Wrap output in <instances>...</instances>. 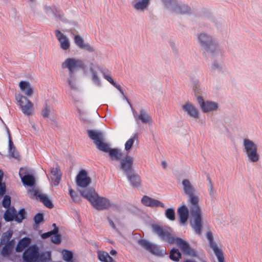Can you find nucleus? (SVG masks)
<instances>
[{"label":"nucleus","instance_id":"f257e3e1","mask_svg":"<svg viewBox=\"0 0 262 262\" xmlns=\"http://www.w3.org/2000/svg\"><path fill=\"white\" fill-rule=\"evenodd\" d=\"M151 227L153 232L162 240L170 244L176 243L185 254L191 256L195 255L194 250L190 247L188 243L182 238L173 236L172 229L169 227L152 225Z\"/></svg>","mask_w":262,"mask_h":262},{"label":"nucleus","instance_id":"f03ea898","mask_svg":"<svg viewBox=\"0 0 262 262\" xmlns=\"http://www.w3.org/2000/svg\"><path fill=\"white\" fill-rule=\"evenodd\" d=\"M81 195L87 199L92 205L98 210H104L112 206L110 200L106 198L99 196L93 188L79 190Z\"/></svg>","mask_w":262,"mask_h":262},{"label":"nucleus","instance_id":"7ed1b4c3","mask_svg":"<svg viewBox=\"0 0 262 262\" xmlns=\"http://www.w3.org/2000/svg\"><path fill=\"white\" fill-rule=\"evenodd\" d=\"M188 196H189V201L191 204L190 209L192 219L190 222V225L195 232L197 234L200 235L202 233V219L201 209L198 205L199 197L195 195L194 193H192Z\"/></svg>","mask_w":262,"mask_h":262},{"label":"nucleus","instance_id":"20e7f679","mask_svg":"<svg viewBox=\"0 0 262 262\" xmlns=\"http://www.w3.org/2000/svg\"><path fill=\"white\" fill-rule=\"evenodd\" d=\"M83 67L84 63L82 60L74 58H68L62 62V68L68 69L69 71V77L67 81L71 89L76 90L77 89L75 72L78 69L83 68Z\"/></svg>","mask_w":262,"mask_h":262},{"label":"nucleus","instance_id":"39448f33","mask_svg":"<svg viewBox=\"0 0 262 262\" xmlns=\"http://www.w3.org/2000/svg\"><path fill=\"white\" fill-rule=\"evenodd\" d=\"M198 39L201 48L212 55H219L220 50L212 37L206 33H202L198 35Z\"/></svg>","mask_w":262,"mask_h":262},{"label":"nucleus","instance_id":"423d86ee","mask_svg":"<svg viewBox=\"0 0 262 262\" xmlns=\"http://www.w3.org/2000/svg\"><path fill=\"white\" fill-rule=\"evenodd\" d=\"M165 6L171 10L180 14H187L190 12L188 6L180 4L177 0H162Z\"/></svg>","mask_w":262,"mask_h":262},{"label":"nucleus","instance_id":"0eeeda50","mask_svg":"<svg viewBox=\"0 0 262 262\" xmlns=\"http://www.w3.org/2000/svg\"><path fill=\"white\" fill-rule=\"evenodd\" d=\"M15 98L19 103L22 112L27 116L30 115L33 108V104L31 101L20 94L16 95Z\"/></svg>","mask_w":262,"mask_h":262},{"label":"nucleus","instance_id":"6e6552de","mask_svg":"<svg viewBox=\"0 0 262 262\" xmlns=\"http://www.w3.org/2000/svg\"><path fill=\"white\" fill-rule=\"evenodd\" d=\"M39 248L36 245L29 247L23 253V258L25 262H36L38 258Z\"/></svg>","mask_w":262,"mask_h":262},{"label":"nucleus","instance_id":"1a4fd4ad","mask_svg":"<svg viewBox=\"0 0 262 262\" xmlns=\"http://www.w3.org/2000/svg\"><path fill=\"white\" fill-rule=\"evenodd\" d=\"M87 133L89 137L93 141L96 147L100 150L107 143L104 142V136L100 130L88 129Z\"/></svg>","mask_w":262,"mask_h":262},{"label":"nucleus","instance_id":"9d476101","mask_svg":"<svg viewBox=\"0 0 262 262\" xmlns=\"http://www.w3.org/2000/svg\"><path fill=\"white\" fill-rule=\"evenodd\" d=\"M130 106L132 108L133 115L137 123H138L139 121L145 124L151 123L152 118L146 110L141 108L139 111V113H138L133 108L132 105Z\"/></svg>","mask_w":262,"mask_h":262},{"label":"nucleus","instance_id":"9b49d317","mask_svg":"<svg viewBox=\"0 0 262 262\" xmlns=\"http://www.w3.org/2000/svg\"><path fill=\"white\" fill-rule=\"evenodd\" d=\"M28 194L31 198H35L37 199H39L48 208H52L53 207V204L48 196L45 194H40L37 189H30L28 191Z\"/></svg>","mask_w":262,"mask_h":262},{"label":"nucleus","instance_id":"f8f14e48","mask_svg":"<svg viewBox=\"0 0 262 262\" xmlns=\"http://www.w3.org/2000/svg\"><path fill=\"white\" fill-rule=\"evenodd\" d=\"M197 102L203 113H208L216 111L218 108V104L216 102L206 101H205L203 97L199 96L197 97Z\"/></svg>","mask_w":262,"mask_h":262},{"label":"nucleus","instance_id":"ddd939ff","mask_svg":"<svg viewBox=\"0 0 262 262\" xmlns=\"http://www.w3.org/2000/svg\"><path fill=\"white\" fill-rule=\"evenodd\" d=\"M91 179L85 170H80L76 176V183L78 187L85 188L91 183Z\"/></svg>","mask_w":262,"mask_h":262},{"label":"nucleus","instance_id":"4468645a","mask_svg":"<svg viewBox=\"0 0 262 262\" xmlns=\"http://www.w3.org/2000/svg\"><path fill=\"white\" fill-rule=\"evenodd\" d=\"M206 237L209 241L210 247L213 249L216 256L219 262H224V258L223 252L221 249L218 248L216 244L213 242V235L211 232L208 231L206 234Z\"/></svg>","mask_w":262,"mask_h":262},{"label":"nucleus","instance_id":"2eb2a0df","mask_svg":"<svg viewBox=\"0 0 262 262\" xmlns=\"http://www.w3.org/2000/svg\"><path fill=\"white\" fill-rule=\"evenodd\" d=\"M138 243L140 245L151 253L158 256L162 255V251L160 250L159 247L157 245L152 244L147 240L140 239L138 241Z\"/></svg>","mask_w":262,"mask_h":262},{"label":"nucleus","instance_id":"dca6fc26","mask_svg":"<svg viewBox=\"0 0 262 262\" xmlns=\"http://www.w3.org/2000/svg\"><path fill=\"white\" fill-rule=\"evenodd\" d=\"M100 151L107 152L111 160H120L121 159L122 152L121 150L118 148H110L108 143H106L102 148L100 149Z\"/></svg>","mask_w":262,"mask_h":262},{"label":"nucleus","instance_id":"f3484780","mask_svg":"<svg viewBox=\"0 0 262 262\" xmlns=\"http://www.w3.org/2000/svg\"><path fill=\"white\" fill-rule=\"evenodd\" d=\"M184 112L190 118L198 119L200 114L198 109L191 103L186 102L182 106Z\"/></svg>","mask_w":262,"mask_h":262},{"label":"nucleus","instance_id":"a211bd4d","mask_svg":"<svg viewBox=\"0 0 262 262\" xmlns=\"http://www.w3.org/2000/svg\"><path fill=\"white\" fill-rule=\"evenodd\" d=\"M133 165V159L130 156H127L126 157L120 160V169L125 174L131 172Z\"/></svg>","mask_w":262,"mask_h":262},{"label":"nucleus","instance_id":"6ab92c4d","mask_svg":"<svg viewBox=\"0 0 262 262\" xmlns=\"http://www.w3.org/2000/svg\"><path fill=\"white\" fill-rule=\"evenodd\" d=\"M142 203L146 206L151 207H161L162 208L165 207V205L161 201L150 198L148 196L144 195L141 199Z\"/></svg>","mask_w":262,"mask_h":262},{"label":"nucleus","instance_id":"aec40b11","mask_svg":"<svg viewBox=\"0 0 262 262\" xmlns=\"http://www.w3.org/2000/svg\"><path fill=\"white\" fill-rule=\"evenodd\" d=\"M55 34L60 43V48L64 50L68 49L70 46L69 38L60 31L57 30L55 31Z\"/></svg>","mask_w":262,"mask_h":262},{"label":"nucleus","instance_id":"412c9836","mask_svg":"<svg viewBox=\"0 0 262 262\" xmlns=\"http://www.w3.org/2000/svg\"><path fill=\"white\" fill-rule=\"evenodd\" d=\"M178 214L180 219V223L184 225L188 218V209L186 206L183 205L178 209Z\"/></svg>","mask_w":262,"mask_h":262},{"label":"nucleus","instance_id":"4be33fe9","mask_svg":"<svg viewBox=\"0 0 262 262\" xmlns=\"http://www.w3.org/2000/svg\"><path fill=\"white\" fill-rule=\"evenodd\" d=\"M23 169L21 168L19 170V175L21 178V181L25 185L29 186H33L34 185L35 183V178L31 174H26L24 176L21 174V171Z\"/></svg>","mask_w":262,"mask_h":262},{"label":"nucleus","instance_id":"5701e85b","mask_svg":"<svg viewBox=\"0 0 262 262\" xmlns=\"http://www.w3.org/2000/svg\"><path fill=\"white\" fill-rule=\"evenodd\" d=\"M20 89L27 96H31L33 93V89L28 81H21L19 83Z\"/></svg>","mask_w":262,"mask_h":262},{"label":"nucleus","instance_id":"b1692460","mask_svg":"<svg viewBox=\"0 0 262 262\" xmlns=\"http://www.w3.org/2000/svg\"><path fill=\"white\" fill-rule=\"evenodd\" d=\"M243 145L244 147V151L245 153L249 152L251 151L257 150V145L249 139H244Z\"/></svg>","mask_w":262,"mask_h":262},{"label":"nucleus","instance_id":"393cba45","mask_svg":"<svg viewBox=\"0 0 262 262\" xmlns=\"http://www.w3.org/2000/svg\"><path fill=\"white\" fill-rule=\"evenodd\" d=\"M31 241V239L28 237H25L20 239L16 246V251L17 252H22L26 247L29 245Z\"/></svg>","mask_w":262,"mask_h":262},{"label":"nucleus","instance_id":"a878e982","mask_svg":"<svg viewBox=\"0 0 262 262\" xmlns=\"http://www.w3.org/2000/svg\"><path fill=\"white\" fill-rule=\"evenodd\" d=\"M126 175L128 181L133 186L139 187L140 186L141 179L138 174L130 172Z\"/></svg>","mask_w":262,"mask_h":262},{"label":"nucleus","instance_id":"bb28decb","mask_svg":"<svg viewBox=\"0 0 262 262\" xmlns=\"http://www.w3.org/2000/svg\"><path fill=\"white\" fill-rule=\"evenodd\" d=\"M182 184L184 192L186 194L188 195L192 193H195V190L188 180H183L182 182Z\"/></svg>","mask_w":262,"mask_h":262},{"label":"nucleus","instance_id":"cd10ccee","mask_svg":"<svg viewBox=\"0 0 262 262\" xmlns=\"http://www.w3.org/2000/svg\"><path fill=\"white\" fill-rule=\"evenodd\" d=\"M16 210L14 207H10L7 209L4 214V218L6 222L15 221Z\"/></svg>","mask_w":262,"mask_h":262},{"label":"nucleus","instance_id":"c85d7f7f","mask_svg":"<svg viewBox=\"0 0 262 262\" xmlns=\"http://www.w3.org/2000/svg\"><path fill=\"white\" fill-rule=\"evenodd\" d=\"M43 9H44L45 13L49 16L56 17L58 15L60 16V11L58 10L55 6H53V7H51L49 6L46 5L44 7Z\"/></svg>","mask_w":262,"mask_h":262},{"label":"nucleus","instance_id":"c756f323","mask_svg":"<svg viewBox=\"0 0 262 262\" xmlns=\"http://www.w3.org/2000/svg\"><path fill=\"white\" fill-rule=\"evenodd\" d=\"M6 243V245L3 247L1 251L2 255L4 256L9 255L11 254L14 246L13 239H12L9 242Z\"/></svg>","mask_w":262,"mask_h":262},{"label":"nucleus","instance_id":"7c9ffc66","mask_svg":"<svg viewBox=\"0 0 262 262\" xmlns=\"http://www.w3.org/2000/svg\"><path fill=\"white\" fill-rule=\"evenodd\" d=\"M51 173L52 176V179L54 181L55 185H58L60 182L61 176L59 168L57 167L52 168Z\"/></svg>","mask_w":262,"mask_h":262},{"label":"nucleus","instance_id":"2f4dec72","mask_svg":"<svg viewBox=\"0 0 262 262\" xmlns=\"http://www.w3.org/2000/svg\"><path fill=\"white\" fill-rule=\"evenodd\" d=\"M97 69L103 75V77L112 85L115 82L111 76L108 74L110 72L106 69H103L100 66H97Z\"/></svg>","mask_w":262,"mask_h":262},{"label":"nucleus","instance_id":"473e14b6","mask_svg":"<svg viewBox=\"0 0 262 262\" xmlns=\"http://www.w3.org/2000/svg\"><path fill=\"white\" fill-rule=\"evenodd\" d=\"M98 259L102 262H115L113 258L104 251H98Z\"/></svg>","mask_w":262,"mask_h":262},{"label":"nucleus","instance_id":"72a5a7b5","mask_svg":"<svg viewBox=\"0 0 262 262\" xmlns=\"http://www.w3.org/2000/svg\"><path fill=\"white\" fill-rule=\"evenodd\" d=\"M7 131L9 136V153L11 157H14L15 158H17L18 156V153L15 151V148L13 145V142L11 139L10 134L8 128H7Z\"/></svg>","mask_w":262,"mask_h":262},{"label":"nucleus","instance_id":"f704fd0d","mask_svg":"<svg viewBox=\"0 0 262 262\" xmlns=\"http://www.w3.org/2000/svg\"><path fill=\"white\" fill-rule=\"evenodd\" d=\"M51 259V253L50 251H46L39 253L38 252V262H49Z\"/></svg>","mask_w":262,"mask_h":262},{"label":"nucleus","instance_id":"c9c22d12","mask_svg":"<svg viewBox=\"0 0 262 262\" xmlns=\"http://www.w3.org/2000/svg\"><path fill=\"white\" fill-rule=\"evenodd\" d=\"M149 0H141L134 5V8L137 10L143 11L148 6Z\"/></svg>","mask_w":262,"mask_h":262},{"label":"nucleus","instance_id":"e433bc0d","mask_svg":"<svg viewBox=\"0 0 262 262\" xmlns=\"http://www.w3.org/2000/svg\"><path fill=\"white\" fill-rule=\"evenodd\" d=\"M245 154L248 160L251 162H257L259 159V155L257 152V150L251 151Z\"/></svg>","mask_w":262,"mask_h":262},{"label":"nucleus","instance_id":"4c0bfd02","mask_svg":"<svg viewBox=\"0 0 262 262\" xmlns=\"http://www.w3.org/2000/svg\"><path fill=\"white\" fill-rule=\"evenodd\" d=\"M245 154L248 160L251 162H257L259 159V155L257 152V150L251 151Z\"/></svg>","mask_w":262,"mask_h":262},{"label":"nucleus","instance_id":"58836bf2","mask_svg":"<svg viewBox=\"0 0 262 262\" xmlns=\"http://www.w3.org/2000/svg\"><path fill=\"white\" fill-rule=\"evenodd\" d=\"M181 257V254L177 249H173L170 251L169 258L173 261H178Z\"/></svg>","mask_w":262,"mask_h":262},{"label":"nucleus","instance_id":"ea45409f","mask_svg":"<svg viewBox=\"0 0 262 262\" xmlns=\"http://www.w3.org/2000/svg\"><path fill=\"white\" fill-rule=\"evenodd\" d=\"M53 226L54 227V228L53 230H51L50 231L41 234V237L42 238L46 239L49 237H51L53 234H56L58 233V228L56 227V224L55 223L53 224Z\"/></svg>","mask_w":262,"mask_h":262},{"label":"nucleus","instance_id":"a19ab883","mask_svg":"<svg viewBox=\"0 0 262 262\" xmlns=\"http://www.w3.org/2000/svg\"><path fill=\"white\" fill-rule=\"evenodd\" d=\"M90 72L92 74V79L93 82L97 86L101 85V81L98 76L97 73L96 71L93 68H90Z\"/></svg>","mask_w":262,"mask_h":262},{"label":"nucleus","instance_id":"79ce46f5","mask_svg":"<svg viewBox=\"0 0 262 262\" xmlns=\"http://www.w3.org/2000/svg\"><path fill=\"white\" fill-rule=\"evenodd\" d=\"M33 220L35 223V225H34V228H36L38 227V226L42 222H43V215L41 213H37L34 217Z\"/></svg>","mask_w":262,"mask_h":262},{"label":"nucleus","instance_id":"37998d69","mask_svg":"<svg viewBox=\"0 0 262 262\" xmlns=\"http://www.w3.org/2000/svg\"><path fill=\"white\" fill-rule=\"evenodd\" d=\"M26 217V211L24 208L21 209L19 212L17 213L16 212L15 215V221L17 223L22 222L23 220L25 219Z\"/></svg>","mask_w":262,"mask_h":262},{"label":"nucleus","instance_id":"c03bdc74","mask_svg":"<svg viewBox=\"0 0 262 262\" xmlns=\"http://www.w3.org/2000/svg\"><path fill=\"white\" fill-rule=\"evenodd\" d=\"M165 215L167 219L170 221H174L176 219L175 211L173 208H169L167 209L165 212Z\"/></svg>","mask_w":262,"mask_h":262},{"label":"nucleus","instance_id":"a18cd8bd","mask_svg":"<svg viewBox=\"0 0 262 262\" xmlns=\"http://www.w3.org/2000/svg\"><path fill=\"white\" fill-rule=\"evenodd\" d=\"M138 138V135L137 133H135L133 135V138H130L129 139L125 144V149L126 150H129L132 147L134 143V139Z\"/></svg>","mask_w":262,"mask_h":262},{"label":"nucleus","instance_id":"49530a36","mask_svg":"<svg viewBox=\"0 0 262 262\" xmlns=\"http://www.w3.org/2000/svg\"><path fill=\"white\" fill-rule=\"evenodd\" d=\"M63 259L67 261H70L73 258V253L67 250H63L62 251Z\"/></svg>","mask_w":262,"mask_h":262},{"label":"nucleus","instance_id":"de8ad7c7","mask_svg":"<svg viewBox=\"0 0 262 262\" xmlns=\"http://www.w3.org/2000/svg\"><path fill=\"white\" fill-rule=\"evenodd\" d=\"M69 194L71 198L72 199L73 201L76 203H78L80 201V198L74 190H73L71 188L69 189Z\"/></svg>","mask_w":262,"mask_h":262},{"label":"nucleus","instance_id":"09e8293b","mask_svg":"<svg viewBox=\"0 0 262 262\" xmlns=\"http://www.w3.org/2000/svg\"><path fill=\"white\" fill-rule=\"evenodd\" d=\"M11 203V198L10 196L8 195H6L4 196L3 200L2 201V206L6 208H8L10 207V205Z\"/></svg>","mask_w":262,"mask_h":262},{"label":"nucleus","instance_id":"8fccbe9b","mask_svg":"<svg viewBox=\"0 0 262 262\" xmlns=\"http://www.w3.org/2000/svg\"><path fill=\"white\" fill-rule=\"evenodd\" d=\"M193 90L197 98L198 96H200L199 95L202 92V91L204 90V88L201 87L199 84L196 83L193 86Z\"/></svg>","mask_w":262,"mask_h":262},{"label":"nucleus","instance_id":"3c124183","mask_svg":"<svg viewBox=\"0 0 262 262\" xmlns=\"http://www.w3.org/2000/svg\"><path fill=\"white\" fill-rule=\"evenodd\" d=\"M74 42L76 44V45L79 47L80 48H81L84 44L83 39L78 35L75 36Z\"/></svg>","mask_w":262,"mask_h":262},{"label":"nucleus","instance_id":"603ef678","mask_svg":"<svg viewBox=\"0 0 262 262\" xmlns=\"http://www.w3.org/2000/svg\"><path fill=\"white\" fill-rule=\"evenodd\" d=\"M223 68V64L222 63H220L217 61H214L211 67V70L214 71H221Z\"/></svg>","mask_w":262,"mask_h":262},{"label":"nucleus","instance_id":"864d4df0","mask_svg":"<svg viewBox=\"0 0 262 262\" xmlns=\"http://www.w3.org/2000/svg\"><path fill=\"white\" fill-rule=\"evenodd\" d=\"M50 112V107L47 104L44 106L42 111L41 115L43 118H48L49 116Z\"/></svg>","mask_w":262,"mask_h":262},{"label":"nucleus","instance_id":"5fc2aeb1","mask_svg":"<svg viewBox=\"0 0 262 262\" xmlns=\"http://www.w3.org/2000/svg\"><path fill=\"white\" fill-rule=\"evenodd\" d=\"M12 235V231H8L6 232H5L3 235V241L6 242H9L10 241V238Z\"/></svg>","mask_w":262,"mask_h":262},{"label":"nucleus","instance_id":"6e6d98bb","mask_svg":"<svg viewBox=\"0 0 262 262\" xmlns=\"http://www.w3.org/2000/svg\"><path fill=\"white\" fill-rule=\"evenodd\" d=\"M61 235L58 234V233L53 234V236H51V241L54 244H59L61 242Z\"/></svg>","mask_w":262,"mask_h":262},{"label":"nucleus","instance_id":"4d7b16f0","mask_svg":"<svg viewBox=\"0 0 262 262\" xmlns=\"http://www.w3.org/2000/svg\"><path fill=\"white\" fill-rule=\"evenodd\" d=\"M114 86H115L118 90L119 91V92L122 94V95L125 98V99L127 101V102H128V103L129 104L130 106H131V104L130 103V102H129L128 99L125 97L124 94V92L122 89V88L121 86L119 85V84H118L116 82H115L114 83V84L113 85Z\"/></svg>","mask_w":262,"mask_h":262},{"label":"nucleus","instance_id":"13d9d810","mask_svg":"<svg viewBox=\"0 0 262 262\" xmlns=\"http://www.w3.org/2000/svg\"><path fill=\"white\" fill-rule=\"evenodd\" d=\"M6 192V185L5 183H0V196H3Z\"/></svg>","mask_w":262,"mask_h":262},{"label":"nucleus","instance_id":"bf43d9fd","mask_svg":"<svg viewBox=\"0 0 262 262\" xmlns=\"http://www.w3.org/2000/svg\"><path fill=\"white\" fill-rule=\"evenodd\" d=\"M207 180H208L209 185H210L208 190H209L210 194L211 195L213 192V184H212V183L211 182V180L210 179V178L209 177V176H207Z\"/></svg>","mask_w":262,"mask_h":262},{"label":"nucleus","instance_id":"052dcab7","mask_svg":"<svg viewBox=\"0 0 262 262\" xmlns=\"http://www.w3.org/2000/svg\"><path fill=\"white\" fill-rule=\"evenodd\" d=\"M81 48H83L90 52L93 51V48L88 43H84L83 46L81 47Z\"/></svg>","mask_w":262,"mask_h":262},{"label":"nucleus","instance_id":"680f3d73","mask_svg":"<svg viewBox=\"0 0 262 262\" xmlns=\"http://www.w3.org/2000/svg\"><path fill=\"white\" fill-rule=\"evenodd\" d=\"M108 221H109V223H110V225L114 228L115 229L116 228L115 227V225L114 223V222L111 220H108Z\"/></svg>","mask_w":262,"mask_h":262},{"label":"nucleus","instance_id":"e2e57ef3","mask_svg":"<svg viewBox=\"0 0 262 262\" xmlns=\"http://www.w3.org/2000/svg\"><path fill=\"white\" fill-rule=\"evenodd\" d=\"M3 176V172L2 170H0V183L2 182Z\"/></svg>","mask_w":262,"mask_h":262},{"label":"nucleus","instance_id":"0e129e2a","mask_svg":"<svg viewBox=\"0 0 262 262\" xmlns=\"http://www.w3.org/2000/svg\"><path fill=\"white\" fill-rule=\"evenodd\" d=\"M162 166L164 168H165L167 166V164L165 161H162Z\"/></svg>","mask_w":262,"mask_h":262},{"label":"nucleus","instance_id":"69168bd1","mask_svg":"<svg viewBox=\"0 0 262 262\" xmlns=\"http://www.w3.org/2000/svg\"><path fill=\"white\" fill-rule=\"evenodd\" d=\"M117 253V252L115 250H112L110 251V254L112 255H115Z\"/></svg>","mask_w":262,"mask_h":262}]
</instances>
